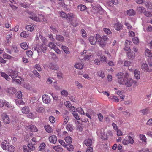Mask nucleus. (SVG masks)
<instances>
[{"instance_id": "obj_63", "label": "nucleus", "mask_w": 152, "mask_h": 152, "mask_svg": "<svg viewBox=\"0 0 152 152\" xmlns=\"http://www.w3.org/2000/svg\"><path fill=\"white\" fill-rule=\"evenodd\" d=\"M64 104L67 108H69L71 106V104L70 102L68 101L65 102Z\"/></svg>"}, {"instance_id": "obj_59", "label": "nucleus", "mask_w": 152, "mask_h": 152, "mask_svg": "<svg viewBox=\"0 0 152 152\" xmlns=\"http://www.w3.org/2000/svg\"><path fill=\"white\" fill-rule=\"evenodd\" d=\"M60 15L63 18H67V15L63 12H60Z\"/></svg>"}, {"instance_id": "obj_32", "label": "nucleus", "mask_w": 152, "mask_h": 152, "mask_svg": "<svg viewBox=\"0 0 152 152\" xmlns=\"http://www.w3.org/2000/svg\"><path fill=\"white\" fill-rule=\"evenodd\" d=\"M45 129L47 132L48 133H51L53 132L52 129L49 125H47L45 126Z\"/></svg>"}, {"instance_id": "obj_64", "label": "nucleus", "mask_w": 152, "mask_h": 152, "mask_svg": "<svg viewBox=\"0 0 152 152\" xmlns=\"http://www.w3.org/2000/svg\"><path fill=\"white\" fill-rule=\"evenodd\" d=\"M94 64L97 65H99L100 64V62L99 59H96L94 61Z\"/></svg>"}, {"instance_id": "obj_62", "label": "nucleus", "mask_w": 152, "mask_h": 152, "mask_svg": "<svg viewBox=\"0 0 152 152\" xmlns=\"http://www.w3.org/2000/svg\"><path fill=\"white\" fill-rule=\"evenodd\" d=\"M91 55H88L85 56L84 57V59L85 60L90 61L91 57Z\"/></svg>"}, {"instance_id": "obj_52", "label": "nucleus", "mask_w": 152, "mask_h": 152, "mask_svg": "<svg viewBox=\"0 0 152 152\" xmlns=\"http://www.w3.org/2000/svg\"><path fill=\"white\" fill-rule=\"evenodd\" d=\"M72 114L74 118L77 120H80V118L79 117L78 114L76 112L72 113Z\"/></svg>"}, {"instance_id": "obj_8", "label": "nucleus", "mask_w": 152, "mask_h": 152, "mask_svg": "<svg viewBox=\"0 0 152 152\" xmlns=\"http://www.w3.org/2000/svg\"><path fill=\"white\" fill-rule=\"evenodd\" d=\"M17 91V90L15 88L13 87L8 88L6 90V92L9 95L14 94Z\"/></svg>"}, {"instance_id": "obj_30", "label": "nucleus", "mask_w": 152, "mask_h": 152, "mask_svg": "<svg viewBox=\"0 0 152 152\" xmlns=\"http://www.w3.org/2000/svg\"><path fill=\"white\" fill-rule=\"evenodd\" d=\"M100 59L101 62L102 63H107L108 61V60L107 58L104 55L101 56H100Z\"/></svg>"}, {"instance_id": "obj_25", "label": "nucleus", "mask_w": 152, "mask_h": 152, "mask_svg": "<svg viewBox=\"0 0 152 152\" xmlns=\"http://www.w3.org/2000/svg\"><path fill=\"white\" fill-rule=\"evenodd\" d=\"M126 13L128 15L132 16L135 15L136 12L134 10L130 9L126 11Z\"/></svg>"}, {"instance_id": "obj_43", "label": "nucleus", "mask_w": 152, "mask_h": 152, "mask_svg": "<svg viewBox=\"0 0 152 152\" xmlns=\"http://www.w3.org/2000/svg\"><path fill=\"white\" fill-rule=\"evenodd\" d=\"M98 76L102 78H103L105 77L104 72L102 70H100L98 72Z\"/></svg>"}, {"instance_id": "obj_24", "label": "nucleus", "mask_w": 152, "mask_h": 152, "mask_svg": "<svg viewBox=\"0 0 152 152\" xmlns=\"http://www.w3.org/2000/svg\"><path fill=\"white\" fill-rule=\"evenodd\" d=\"M21 111L23 113L25 114H28L30 110L28 107H25L21 109Z\"/></svg>"}, {"instance_id": "obj_29", "label": "nucleus", "mask_w": 152, "mask_h": 152, "mask_svg": "<svg viewBox=\"0 0 152 152\" xmlns=\"http://www.w3.org/2000/svg\"><path fill=\"white\" fill-rule=\"evenodd\" d=\"M15 102L17 105H23L24 104V102L22 99L18 98L15 100Z\"/></svg>"}, {"instance_id": "obj_14", "label": "nucleus", "mask_w": 152, "mask_h": 152, "mask_svg": "<svg viewBox=\"0 0 152 152\" xmlns=\"http://www.w3.org/2000/svg\"><path fill=\"white\" fill-rule=\"evenodd\" d=\"M4 105L8 109L10 110H13L14 108V107L13 105L10 103L8 102L6 100H4Z\"/></svg>"}, {"instance_id": "obj_22", "label": "nucleus", "mask_w": 152, "mask_h": 152, "mask_svg": "<svg viewBox=\"0 0 152 152\" xmlns=\"http://www.w3.org/2000/svg\"><path fill=\"white\" fill-rule=\"evenodd\" d=\"M84 142L85 144L87 147L89 146V147H91L90 146H91L92 144V141L91 139H86L84 141Z\"/></svg>"}, {"instance_id": "obj_7", "label": "nucleus", "mask_w": 152, "mask_h": 152, "mask_svg": "<svg viewBox=\"0 0 152 152\" xmlns=\"http://www.w3.org/2000/svg\"><path fill=\"white\" fill-rule=\"evenodd\" d=\"M1 117L3 121L5 124H8L10 123V119L7 114L3 113L1 114Z\"/></svg>"}, {"instance_id": "obj_23", "label": "nucleus", "mask_w": 152, "mask_h": 152, "mask_svg": "<svg viewBox=\"0 0 152 152\" xmlns=\"http://www.w3.org/2000/svg\"><path fill=\"white\" fill-rule=\"evenodd\" d=\"M0 73L1 76L3 77L7 81H9L10 80V78L5 72H1Z\"/></svg>"}, {"instance_id": "obj_12", "label": "nucleus", "mask_w": 152, "mask_h": 152, "mask_svg": "<svg viewBox=\"0 0 152 152\" xmlns=\"http://www.w3.org/2000/svg\"><path fill=\"white\" fill-rule=\"evenodd\" d=\"M122 27V25L119 22H117L114 24V28L118 31L121 30Z\"/></svg>"}, {"instance_id": "obj_58", "label": "nucleus", "mask_w": 152, "mask_h": 152, "mask_svg": "<svg viewBox=\"0 0 152 152\" xmlns=\"http://www.w3.org/2000/svg\"><path fill=\"white\" fill-rule=\"evenodd\" d=\"M103 30L104 32L107 34H110L111 33V31L109 28H104Z\"/></svg>"}, {"instance_id": "obj_48", "label": "nucleus", "mask_w": 152, "mask_h": 152, "mask_svg": "<svg viewBox=\"0 0 152 152\" xmlns=\"http://www.w3.org/2000/svg\"><path fill=\"white\" fill-rule=\"evenodd\" d=\"M16 96L18 99H20L22 97V92L20 91H18L16 94Z\"/></svg>"}, {"instance_id": "obj_28", "label": "nucleus", "mask_w": 152, "mask_h": 152, "mask_svg": "<svg viewBox=\"0 0 152 152\" xmlns=\"http://www.w3.org/2000/svg\"><path fill=\"white\" fill-rule=\"evenodd\" d=\"M61 48L65 53L68 54L69 53V50L67 47L64 45H62Z\"/></svg>"}, {"instance_id": "obj_1", "label": "nucleus", "mask_w": 152, "mask_h": 152, "mask_svg": "<svg viewBox=\"0 0 152 152\" xmlns=\"http://www.w3.org/2000/svg\"><path fill=\"white\" fill-rule=\"evenodd\" d=\"M117 78L118 83L120 85H124L127 88L130 87L134 83L136 84L137 82L132 78L129 77V74L128 72L125 73L119 72L116 75Z\"/></svg>"}, {"instance_id": "obj_51", "label": "nucleus", "mask_w": 152, "mask_h": 152, "mask_svg": "<svg viewBox=\"0 0 152 152\" xmlns=\"http://www.w3.org/2000/svg\"><path fill=\"white\" fill-rule=\"evenodd\" d=\"M145 5L146 7L148 9L150 10L152 9V4L148 2H146L145 4Z\"/></svg>"}, {"instance_id": "obj_31", "label": "nucleus", "mask_w": 152, "mask_h": 152, "mask_svg": "<svg viewBox=\"0 0 152 152\" xmlns=\"http://www.w3.org/2000/svg\"><path fill=\"white\" fill-rule=\"evenodd\" d=\"M28 32L25 31H23L20 34V36L23 38H27L28 36Z\"/></svg>"}, {"instance_id": "obj_44", "label": "nucleus", "mask_w": 152, "mask_h": 152, "mask_svg": "<svg viewBox=\"0 0 152 152\" xmlns=\"http://www.w3.org/2000/svg\"><path fill=\"white\" fill-rule=\"evenodd\" d=\"M56 37L57 40L61 42L63 41L64 40V37L61 35H56Z\"/></svg>"}, {"instance_id": "obj_11", "label": "nucleus", "mask_w": 152, "mask_h": 152, "mask_svg": "<svg viewBox=\"0 0 152 152\" xmlns=\"http://www.w3.org/2000/svg\"><path fill=\"white\" fill-rule=\"evenodd\" d=\"M57 137L55 135H51L48 137V140L50 142L53 144L56 143L57 141Z\"/></svg>"}, {"instance_id": "obj_27", "label": "nucleus", "mask_w": 152, "mask_h": 152, "mask_svg": "<svg viewBox=\"0 0 152 152\" xmlns=\"http://www.w3.org/2000/svg\"><path fill=\"white\" fill-rule=\"evenodd\" d=\"M127 54L128 57L129 59H134L135 56V54L133 52H132L131 51L127 52Z\"/></svg>"}, {"instance_id": "obj_6", "label": "nucleus", "mask_w": 152, "mask_h": 152, "mask_svg": "<svg viewBox=\"0 0 152 152\" xmlns=\"http://www.w3.org/2000/svg\"><path fill=\"white\" fill-rule=\"evenodd\" d=\"M47 48L46 46L42 45V46L37 45V47L34 48V49L36 50L38 53L42 51L45 53Z\"/></svg>"}, {"instance_id": "obj_16", "label": "nucleus", "mask_w": 152, "mask_h": 152, "mask_svg": "<svg viewBox=\"0 0 152 152\" xmlns=\"http://www.w3.org/2000/svg\"><path fill=\"white\" fill-rule=\"evenodd\" d=\"M53 148L57 152H62L63 151V148L60 145L53 146Z\"/></svg>"}, {"instance_id": "obj_49", "label": "nucleus", "mask_w": 152, "mask_h": 152, "mask_svg": "<svg viewBox=\"0 0 152 152\" xmlns=\"http://www.w3.org/2000/svg\"><path fill=\"white\" fill-rule=\"evenodd\" d=\"M137 10L138 11L142 13V12H144L145 11V8L142 7H138L137 8Z\"/></svg>"}, {"instance_id": "obj_60", "label": "nucleus", "mask_w": 152, "mask_h": 152, "mask_svg": "<svg viewBox=\"0 0 152 152\" xmlns=\"http://www.w3.org/2000/svg\"><path fill=\"white\" fill-rule=\"evenodd\" d=\"M26 54L28 57H31L32 56L33 52L31 50H28L26 51Z\"/></svg>"}, {"instance_id": "obj_41", "label": "nucleus", "mask_w": 152, "mask_h": 152, "mask_svg": "<svg viewBox=\"0 0 152 152\" xmlns=\"http://www.w3.org/2000/svg\"><path fill=\"white\" fill-rule=\"evenodd\" d=\"M3 57L5 59H10L12 58V56L6 53H4L3 55Z\"/></svg>"}, {"instance_id": "obj_37", "label": "nucleus", "mask_w": 152, "mask_h": 152, "mask_svg": "<svg viewBox=\"0 0 152 152\" xmlns=\"http://www.w3.org/2000/svg\"><path fill=\"white\" fill-rule=\"evenodd\" d=\"M75 85L76 86L77 88L78 89L82 88L83 87L82 84L81 83H79L77 81H75Z\"/></svg>"}, {"instance_id": "obj_47", "label": "nucleus", "mask_w": 152, "mask_h": 152, "mask_svg": "<svg viewBox=\"0 0 152 152\" xmlns=\"http://www.w3.org/2000/svg\"><path fill=\"white\" fill-rule=\"evenodd\" d=\"M77 111L82 115H85V113L81 107L77 108Z\"/></svg>"}, {"instance_id": "obj_3", "label": "nucleus", "mask_w": 152, "mask_h": 152, "mask_svg": "<svg viewBox=\"0 0 152 152\" xmlns=\"http://www.w3.org/2000/svg\"><path fill=\"white\" fill-rule=\"evenodd\" d=\"M134 142L133 139L130 136H128L123 139L122 143L124 145H127L129 144H133Z\"/></svg>"}, {"instance_id": "obj_45", "label": "nucleus", "mask_w": 152, "mask_h": 152, "mask_svg": "<svg viewBox=\"0 0 152 152\" xmlns=\"http://www.w3.org/2000/svg\"><path fill=\"white\" fill-rule=\"evenodd\" d=\"M7 149L8 151L9 152H14L15 150L14 147L12 145L8 146Z\"/></svg>"}, {"instance_id": "obj_2", "label": "nucleus", "mask_w": 152, "mask_h": 152, "mask_svg": "<svg viewBox=\"0 0 152 152\" xmlns=\"http://www.w3.org/2000/svg\"><path fill=\"white\" fill-rule=\"evenodd\" d=\"M98 136L103 140L107 139L108 137V135L104 132L103 129H98L97 131Z\"/></svg>"}, {"instance_id": "obj_35", "label": "nucleus", "mask_w": 152, "mask_h": 152, "mask_svg": "<svg viewBox=\"0 0 152 152\" xmlns=\"http://www.w3.org/2000/svg\"><path fill=\"white\" fill-rule=\"evenodd\" d=\"M64 140L66 142L71 143L72 141V139L70 136H67L65 138Z\"/></svg>"}, {"instance_id": "obj_61", "label": "nucleus", "mask_w": 152, "mask_h": 152, "mask_svg": "<svg viewBox=\"0 0 152 152\" xmlns=\"http://www.w3.org/2000/svg\"><path fill=\"white\" fill-rule=\"evenodd\" d=\"M148 111V110L147 109H145L142 110L140 111L141 113L143 115H145L146 114Z\"/></svg>"}, {"instance_id": "obj_42", "label": "nucleus", "mask_w": 152, "mask_h": 152, "mask_svg": "<svg viewBox=\"0 0 152 152\" xmlns=\"http://www.w3.org/2000/svg\"><path fill=\"white\" fill-rule=\"evenodd\" d=\"M66 129L67 130L71 132L72 131L73 129L72 125L69 124L66 125Z\"/></svg>"}, {"instance_id": "obj_38", "label": "nucleus", "mask_w": 152, "mask_h": 152, "mask_svg": "<svg viewBox=\"0 0 152 152\" xmlns=\"http://www.w3.org/2000/svg\"><path fill=\"white\" fill-rule=\"evenodd\" d=\"M95 38L96 42H99L102 40V38L101 36L98 34H96V37Z\"/></svg>"}, {"instance_id": "obj_4", "label": "nucleus", "mask_w": 152, "mask_h": 152, "mask_svg": "<svg viewBox=\"0 0 152 152\" xmlns=\"http://www.w3.org/2000/svg\"><path fill=\"white\" fill-rule=\"evenodd\" d=\"M141 68L144 72H151L152 71V69H149L148 66L146 62H144L141 64Z\"/></svg>"}, {"instance_id": "obj_56", "label": "nucleus", "mask_w": 152, "mask_h": 152, "mask_svg": "<svg viewBox=\"0 0 152 152\" xmlns=\"http://www.w3.org/2000/svg\"><path fill=\"white\" fill-rule=\"evenodd\" d=\"M133 43L136 44H137L139 43V39L137 37H135L132 39Z\"/></svg>"}, {"instance_id": "obj_17", "label": "nucleus", "mask_w": 152, "mask_h": 152, "mask_svg": "<svg viewBox=\"0 0 152 152\" xmlns=\"http://www.w3.org/2000/svg\"><path fill=\"white\" fill-rule=\"evenodd\" d=\"M133 73L134 75L135 78L136 79H139L140 77V71L135 69Z\"/></svg>"}, {"instance_id": "obj_50", "label": "nucleus", "mask_w": 152, "mask_h": 152, "mask_svg": "<svg viewBox=\"0 0 152 152\" xmlns=\"http://www.w3.org/2000/svg\"><path fill=\"white\" fill-rule=\"evenodd\" d=\"M78 8L81 11H83L86 9V7L83 5H80L78 7Z\"/></svg>"}, {"instance_id": "obj_19", "label": "nucleus", "mask_w": 152, "mask_h": 152, "mask_svg": "<svg viewBox=\"0 0 152 152\" xmlns=\"http://www.w3.org/2000/svg\"><path fill=\"white\" fill-rule=\"evenodd\" d=\"M139 137L140 140L144 143L145 144L147 143V138L145 135L142 134H140L139 135Z\"/></svg>"}, {"instance_id": "obj_53", "label": "nucleus", "mask_w": 152, "mask_h": 152, "mask_svg": "<svg viewBox=\"0 0 152 152\" xmlns=\"http://www.w3.org/2000/svg\"><path fill=\"white\" fill-rule=\"evenodd\" d=\"M27 114V117L29 118L33 119L35 118L34 115L31 112H29Z\"/></svg>"}, {"instance_id": "obj_57", "label": "nucleus", "mask_w": 152, "mask_h": 152, "mask_svg": "<svg viewBox=\"0 0 152 152\" xmlns=\"http://www.w3.org/2000/svg\"><path fill=\"white\" fill-rule=\"evenodd\" d=\"M46 146V144L44 143H42L39 147V150H42L44 149Z\"/></svg>"}, {"instance_id": "obj_33", "label": "nucleus", "mask_w": 152, "mask_h": 152, "mask_svg": "<svg viewBox=\"0 0 152 152\" xmlns=\"http://www.w3.org/2000/svg\"><path fill=\"white\" fill-rule=\"evenodd\" d=\"M20 45L21 48L24 50H27L28 48V46L26 42H23L20 44Z\"/></svg>"}, {"instance_id": "obj_39", "label": "nucleus", "mask_w": 152, "mask_h": 152, "mask_svg": "<svg viewBox=\"0 0 152 152\" xmlns=\"http://www.w3.org/2000/svg\"><path fill=\"white\" fill-rule=\"evenodd\" d=\"M26 29L29 31H32L34 30V27L31 25H28L26 27Z\"/></svg>"}, {"instance_id": "obj_10", "label": "nucleus", "mask_w": 152, "mask_h": 152, "mask_svg": "<svg viewBox=\"0 0 152 152\" xmlns=\"http://www.w3.org/2000/svg\"><path fill=\"white\" fill-rule=\"evenodd\" d=\"M26 129L28 131L31 132H35L37 131L36 126L34 125H30L29 126H25Z\"/></svg>"}, {"instance_id": "obj_20", "label": "nucleus", "mask_w": 152, "mask_h": 152, "mask_svg": "<svg viewBox=\"0 0 152 152\" xmlns=\"http://www.w3.org/2000/svg\"><path fill=\"white\" fill-rule=\"evenodd\" d=\"M144 54L145 55L148 57L151 58L152 56V53L151 50L148 49H145Z\"/></svg>"}, {"instance_id": "obj_54", "label": "nucleus", "mask_w": 152, "mask_h": 152, "mask_svg": "<svg viewBox=\"0 0 152 152\" xmlns=\"http://www.w3.org/2000/svg\"><path fill=\"white\" fill-rule=\"evenodd\" d=\"M67 18H68L70 20L72 19L75 17V15H74L72 13H69L68 15H67Z\"/></svg>"}, {"instance_id": "obj_13", "label": "nucleus", "mask_w": 152, "mask_h": 152, "mask_svg": "<svg viewBox=\"0 0 152 152\" xmlns=\"http://www.w3.org/2000/svg\"><path fill=\"white\" fill-rule=\"evenodd\" d=\"M42 99L43 102L46 104L49 103L50 101V99L49 96L45 94L42 96Z\"/></svg>"}, {"instance_id": "obj_55", "label": "nucleus", "mask_w": 152, "mask_h": 152, "mask_svg": "<svg viewBox=\"0 0 152 152\" xmlns=\"http://www.w3.org/2000/svg\"><path fill=\"white\" fill-rule=\"evenodd\" d=\"M144 15L148 17H151L152 15V11L151 13L148 11H145L144 12Z\"/></svg>"}, {"instance_id": "obj_46", "label": "nucleus", "mask_w": 152, "mask_h": 152, "mask_svg": "<svg viewBox=\"0 0 152 152\" xmlns=\"http://www.w3.org/2000/svg\"><path fill=\"white\" fill-rule=\"evenodd\" d=\"M39 37L43 42V44L45 45L47 43V40L46 39L40 34H39Z\"/></svg>"}, {"instance_id": "obj_5", "label": "nucleus", "mask_w": 152, "mask_h": 152, "mask_svg": "<svg viewBox=\"0 0 152 152\" xmlns=\"http://www.w3.org/2000/svg\"><path fill=\"white\" fill-rule=\"evenodd\" d=\"M44 16L43 15L41 14H39L38 16L35 15H32L30 16V18L34 21H39L42 20L43 19V21H44V19L43 18Z\"/></svg>"}, {"instance_id": "obj_21", "label": "nucleus", "mask_w": 152, "mask_h": 152, "mask_svg": "<svg viewBox=\"0 0 152 152\" xmlns=\"http://www.w3.org/2000/svg\"><path fill=\"white\" fill-rule=\"evenodd\" d=\"M84 66V64L82 63H77L75 65V67L76 69H81L83 68Z\"/></svg>"}, {"instance_id": "obj_34", "label": "nucleus", "mask_w": 152, "mask_h": 152, "mask_svg": "<svg viewBox=\"0 0 152 152\" xmlns=\"http://www.w3.org/2000/svg\"><path fill=\"white\" fill-rule=\"evenodd\" d=\"M61 94L62 96L64 97H66L68 94L67 91L65 89L62 90L61 91Z\"/></svg>"}, {"instance_id": "obj_26", "label": "nucleus", "mask_w": 152, "mask_h": 152, "mask_svg": "<svg viewBox=\"0 0 152 152\" xmlns=\"http://www.w3.org/2000/svg\"><path fill=\"white\" fill-rule=\"evenodd\" d=\"M67 150L69 151H72L74 150V146L71 144H66V146L65 147Z\"/></svg>"}, {"instance_id": "obj_18", "label": "nucleus", "mask_w": 152, "mask_h": 152, "mask_svg": "<svg viewBox=\"0 0 152 152\" xmlns=\"http://www.w3.org/2000/svg\"><path fill=\"white\" fill-rule=\"evenodd\" d=\"M90 43L92 45H95L96 44V41L95 38L93 36H90L88 38Z\"/></svg>"}, {"instance_id": "obj_15", "label": "nucleus", "mask_w": 152, "mask_h": 152, "mask_svg": "<svg viewBox=\"0 0 152 152\" xmlns=\"http://www.w3.org/2000/svg\"><path fill=\"white\" fill-rule=\"evenodd\" d=\"M1 146L3 150H7L9 146L8 141L6 140H4L1 143Z\"/></svg>"}, {"instance_id": "obj_40", "label": "nucleus", "mask_w": 152, "mask_h": 152, "mask_svg": "<svg viewBox=\"0 0 152 152\" xmlns=\"http://www.w3.org/2000/svg\"><path fill=\"white\" fill-rule=\"evenodd\" d=\"M108 98L109 99L111 100H113V99L115 101L117 102H118L119 100L118 98L117 97L115 96L114 95H112L110 97H108Z\"/></svg>"}, {"instance_id": "obj_36", "label": "nucleus", "mask_w": 152, "mask_h": 152, "mask_svg": "<svg viewBox=\"0 0 152 152\" xmlns=\"http://www.w3.org/2000/svg\"><path fill=\"white\" fill-rule=\"evenodd\" d=\"M44 109L43 107H38L36 109V112L38 113H41L43 112L44 111Z\"/></svg>"}, {"instance_id": "obj_9", "label": "nucleus", "mask_w": 152, "mask_h": 152, "mask_svg": "<svg viewBox=\"0 0 152 152\" xmlns=\"http://www.w3.org/2000/svg\"><path fill=\"white\" fill-rule=\"evenodd\" d=\"M7 73L10 76L12 79H15L18 76L17 73L12 70H8Z\"/></svg>"}]
</instances>
